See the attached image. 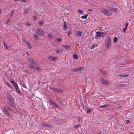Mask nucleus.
I'll return each mask as SVG.
<instances>
[{"mask_svg": "<svg viewBox=\"0 0 134 134\" xmlns=\"http://www.w3.org/2000/svg\"><path fill=\"white\" fill-rule=\"evenodd\" d=\"M62 47L65 48H66V50L68 49V51L70 50L71 47L70 46H68L64 45H62Z\"/></svg>", "mask_w": 134, "mask_h": 134, "instance_id": "423d86ee", "label": "nucleus"}, {"mask_svg": "<svg viewBox=\"0 0 134 134\" xmlns=\"http://www.w3.org/2000/svg\"><path fill=\"white\" fill-rule=\"evenodd\" d=\"M37 69L38 71H40V70H41V69L39 67L37 68Z\"/></svg>", "mask_w": 134, "mask_h": 134, "instance_id": "69168bd1", "label": "nucleus"}, {"mask_svg": "<svg viewBox=\"0 0 134 134\" xmlns=\"http://www.w3.org/2000/svg\"><path fill=\"white\" fill-rule=\"evenodd\" d=\"M90 47L91 48V49H92L94 48V45H91L90 46Z\"/></svg>", "mask_w": 134, "mask_h": 134, "instance_id": "c03bdc74", "label": "nucleus"}, {"mask_svg": "<svg viewBox=\"0 0 134 134\" xmlns=\"http://www.w3.org/2000/svg\"><path fill=\"white\" fill-rule=\"evenodd\" d=\"M42 125L48 127H52L51 125L50 124H48L45 123H43L42 124Z\"/></svg>", "mask_w": 134, "mask_h": 134, "instance_id": "1a4fd4ad", "label": "nucleus"}, {"mask_svg": "<svg viewBox=\"0 0 134 134\" xmlns=\"http://www.w3.org/2000/svg\"><path fill=\"white\" fill-rule=\"evenodd\" d=\"M125 85H125V84H124V85H119L118 86L119 87H123V86H124Z\"/></svg>", "mask_w": 134, "mask_h": 134, "instance_id": "8fccbe9b", "label": "nucleus"}, {"mask_svg": "<svg viewBox=\"0 0 134 134\" xmlns=\"http://www.w3.org/2000/svg\"><path fill=\"white\" fill-rule=\"evenodd\" d=\"M30 11V10L29 8H26L25 9L24 13L25 14H27Z\"/></svg>", "mask_w": 134, "mask_h": 134, "instance_id": "2eb2a0df", "label": "nucleus"}, {"mask_svg": "<svg viewBox=\"0 0 134 134\" xmlns=\"http://www.w3.org/2000/svg\"><path fill=\"white\" fill-rule=\"evenodd\" d=\"M39 25H41L43 24V21H42L40 22H39L38 23Z\"/></svg>", "mask_w": 134, "mask_h": 134, "instance_id": "58836bf2", "label": "nucleus"}, {"mask_svg": "<svg viewBox=\"0 0 134 134\" xmlns=\"http://www.w3.org/2000/svg\"><path fill=\"white\" fill-rule=\"evenodd\" d=\"M56 59V58L55 57H53V58H52V61H54L55 60V59Z\"/></svg>", "mask_w": 134, "mask_h": 134, "instance_id": "3c124183", "label": "nucleus"}, {"mask_svg": "<svg viewBox=\"0 0 134 134\" xmlns=\"http://www.w3.org/2000/svg\"><path fill=\"white\" fill-rule=\"evenodd\" d=\"M111 42V37L108 36L107 38V40L105 41V45L107 49H109L110 47Z\"/></svg>", "mask_w": 134, "mask_h": 134, "instance_id": "f257e3e1", "label": "nucleus"}, {"mask_svg": "<svg viewBox=\"0 0 134 134\" xmlns=\"http://www.w3.org/2000/svg\"><path fill=\"white\" fill-rule=\"evenodd\" d=\"M108 105H104L100 106H99L98 107L100 108H102L104 107H107Z\"/></svg>", "mask_w": 134, "mask_h": 134, "instance_id": "a878e982", "label": "nucleus"}, {"mask_svg": "<svg viewBox=\"0 0 134 134\" xmlns=\"http://www.w3.org/2000/svg\"><path fill=\"white\" fill-rule=\"evenodd\" d=\"M71 30H69L68 31L67 35L68 36H70V35L71 34Z\"/></svg>", "mask_w": 134, "mask_h": 134, "instance_id": "c9c22d12", "label": "nucleus"}, {"mask_svg": "<svg viewBox=\"0 0 134 134\" xmlns=\"http://www.w3.org/2000/svg\"><path fill=\"white\" fill-rule=\"evenodd\" d=\"M113 12H115L116 13H118V10L117 8H114Z\"/></svg>", "mask_w": 134, "mask_h": 134, "instance_id": "72a5a7b5", "label": "nucleus"}, {"mask_svg": "<svg viewBox=\"0 0 134 134\" xmlns=\"http://www.w3.org/2000/svg\"><path fill=\"white\" fill-rule=\"evenodd\" d=\"M102 33H103V32L97 31L96 33L97 36L96 37H101Z\"/></svg>", "mask_w": 134, "mask_h": 134, "instance_id": "39448f33", "label": "nucleus"}, {"mask_svg": "<svg viewBox=\"0 0 134 134\" xmlns=\"http://www.w3.org/2000/svg\"><path fill=\"white\" fill-rule=\"evenodd\" d=\"M4 46L5 47H6V48L8 49V47H7L6 45V44H5V43L4 42Z\"/></svg>", "mask_w": 134, "mask_h": 134, "instance_id": "603ef678", "label": "nucleus"}, {"mask_svg": "<svg viewBox=\"0 0 134 134\" xmlns=\"http://www.w3.org/2000/svg\"><path fill=\"white\" fill-rule=\"evenodd\" d=\"M6 84H7V85L10 88H11L12 89H13V87H12V85L10 84H9L7 82L6 83Z\"/></svg>", "mask_w": 134, "mask_h": 134, "instance_id": "412c9836", "label": "nucleus"}, {"mask_svg": "<svg viewBox=\"0 0 134 134\" xmlns=\"http://www.w3.org/2000/svg\"><path fill=\"white\" fill-rule=\"evenodd\" d=\"M53 106L55 108H59L58 105L57 104V103H55V104L53 105Z\"/></svg>", "mask_w": 134, "mask_h": 134, "instance_id": "c756f323", "label": "nucleus"}, {"mask_svg": "<svg viewBox=\"0 0 134 134\" xmlns=\"http://www.w3.org/2000/svg\"><path fill=\"white\" fill-rule=\"evenodd\" d=\"M50 89H52V90H54V91L55 90V88L53 87H50Z\"/></svg>", "mask_w": 134, "mask_h": 134, "instance_id": "de8ad7c7", "label": "nucleus"}, {"mask_svg": "<svg viewBox=\"0 0 134 134\" xmlns=\"http://www.w3.org/2000/svg\"><path fill=\"white\" fill-rule=\"evenodd\" d=\"M61 38H59V39H57V41L58 42H60L61 41Z\"/></svg>", "mask_w": 134, "mask_h": 134, "instance_id": "09e8293b", "label": "nucleus"}, {"mask_svg": "<svg viewBox=\"0 0 134 134\" xmlns=\"http://www.w3.org/2000/svg\"><path fill=\"white\" fill-rule=\"evenodd\" d=\"M9 81H10V82H11V83L12 84H13V83L15 82H14V81L13 80H12V79L11 80H10Z\"/></svg>", "mask_w": 134, "mask_h": 134, "instance_id": "37998d69", "label": "nucleus"}, {"mask_svg": "<svg viewBox=\"0 0 134 134\" xmlns=\"http://www.w3.org/2000/svg\"><path fill=\"white\" fill-rule=\"evenodd\" d=\"M98 134H101V131H99V132L98 133Z\"/></svg>", "mask_w": 134, "mask_h": 134, "instance_id": "338daca9", "label": "nucleus"}, {"mask_svg": "<svg viewBox=\"0 0 134 134\" xmlns=\"http://www.w3.org/2000/svg\"><path fill=\"white\" fill-rule=\"evenodd\" d=\"M63 50L62 48H61L57 50V52L58 53H60V52H63Z\"/></svg>", "mask_w": 134, "mask_h": 134, "instance_id": "4be33fe9", "label": "nucleus"}, {"mask_svg": "<svg viewBox=\"0 0 134 134\" xmlns=\"http://www.w3.org/2000/svg\"><path fill=\"white\" fill-rule=\"evenodd\" d=\"M102 11L107 16L109 15V14H110L111 13V12H110L109 11L107 10L106 9H104L102 10Z\"/></svg>", "mask_w": 134, "mask_h": 134, "instance_id": "f03ea898", "label": "nucleus"}, {"mask_svg": "<svg viewBox=\"0 0 134 134\" xmlns=\"http://www.w3.org/2000/svg\"><path fill=\"white\" fill-rule=\"evenodd\" d=\"M21 1L25 3H26V0H21Z\"/></svg>", "mask_w": 134, "mask_h": 134, "instance_id": "680f3d73", "label": "nucleus"}, {"mask_svg": "<svg viewBox=\"0 0 134 134\" xmlns=\"http://www.w3.org/2000/svg\"><path fill=\"white\" fill-rule=\"evenodd\" d=\"M15 12V10H13L12 11L11 13H10V17H11L12 16L13 14H14V13Z\"/></svg>", "mask_w": 134, "mask_h": 134, "instance_id": "7c9ffc66", "label": "nucleus"}, {"mask_svg": "<svg viewBox=\"0 0 134 134\" xmlns=\"http://www.w3.org/2000/svg\"><path fill=\"white\" fill-rule=\"evenodd\" d=\"M78 121H80L82 120V118L79 117L77 119Z\"/></svg>", "mask_w": 134, "mask_h": 134, "instance_id": "a19ab883", "label": "nucleus"}, {"mask_svg": "<svg viewBox=\"0 0 134 134\" xmlns=\"http://www.w3.org/2000/svg\"><path fill=\"white\" fill-rule=\"evenodd\" d=\"M72 71L73 72H75L77 71L76 70V69H72Z\"/></svg>", "mask_w": 134, "mask_h": 134, "instance_id": "4d7b16f0", "label": "nucleus"}, {"mask_svg": "<svg viewBox=\"0 0 134 134\" xmlns=\"http://www.w3.org/2000/svg\"><path fill=\"white\" fill-rule=\"evenodd\" d=\"M37 20V16H34L33 17V20Z\"/></svg>", "mask_w": 134, "mask_h": 134, "instance_id": "49530a36", "label": "nucleus"}, {"mask_svg": "<svg viewBox=\"0 0 134 134\" xmlns=\"http://www.w3.org/2000/svg\"><path fill=\"white\" fill-rule=\"evenodd\" d=\"M52 58H53V57L51 56H49L48 58V59L50 60H52Z\"/></svg>", "mask_w": 134, "mask_h": 134, "instance_id": "864d4df0", "label": "nucleus"}, {"mask_svg": "<svg viewBox=\"0 0 134 134\" xmlns=\"http://www.w3.org/2000/svg\"><path fill=\"white\" fill-rule=\"evenodd\" d=\"M26 44L27 45V46L29 48V49H31V48L32 47L29 42H28L27 41H26Z\"/></svg>", "mask_w": 134, "mask_h": 134, "instance_id": "6e6552de", "label": "nucleus"}, {"mask_svg": "<svg viewBox=\"0 0 134 134\" xmlns=\"http://www.w3.org/2000/svg\"><path fill=\"white\" fill-rule=\"evenodd\" d=\"M86 111H87V113H90L92 111H93V109L91 108H87V110H86Z\"/></svg>", "mask_w": 134, "mask_h": 134, "instance_id": "9d476101", "label": "nucleus"}, {"mask_svg": "<svg viewBox=\"0 0 134 134\" xmlns=\"http://www.w3.org/2000/svg\"><path fill=\"white\" fill-rule=\"evenodd\" d=\"M3 110L4 111H5L6 113V115L7 116H8L10 115L9 112L8 110V109L6 108V107H4L3 108Z\"/></svg>", "mask_w": 134, "mask_h": 134, "instance_id": "20e7f679", "label": "nucleus"}, {"mask_svg": "<svg viewBox=\"0 0 134 134\" xmlns=\"http://www.w3.org/2000/svg\"><path fill=\"white\" fill-rule=\"evenodd\" d=\"M28 61L30 63H34V60L30 58H29L28 59Z\"/></svg>", "mask_w": 134, "mask_h": 134, "instance_id": "aec40b11", "label": "nucleus"}, {"mask_svg": "<svg viewBox=\"0 0 134 134\" xmlns=\"http://www.w3.org/2000/svg\"><path fill=\"white\" fill-rule=\"evenodd\" d=\"M5 95L6 97L7 98V99L8 100L10 98H11L12 97L8 93H6Z\"/></svg>", "mask_w": 134, "mask_h": 134, "instance_id": "9b49d317", "label": "nucleus"}, {"mask_svg": "<svg viewBox=\"0 0 134 134\" xmlns=\"http://www.w3.org/2000/svg\"><path fill=\"white\" fill-rule=\"evenodd\" d=\"M100 82L101 84L107 85L108 83L107 81L105 79H102L100 80Z\"/></svg>", "mask_w": 134, "mask_h": 134, "instance_id": "7ed1b4c3", "label": "nucleus"}, {"mask_svg": "<svg viewBox=\"0 0 134 134\" xmlns=\"http://www.w3.org/2000/svg\"><path fill=\"white\" fill-rule=\"evenodd\" d=\"M67 27L66 25V23L65 21L64 22V24L63 25V28L64 30H65V29L67 28Z\"/></svg>", "mask_w": 134, "mask_h": 134, "instance_id": "4468645a", "label": "nucleus"}, {"mask_svg": "<svg viewBox=\"0 0 134 134\" xmlns=\"http://www.w3.org/2000/svg\"><path fill=\"white\" fill-rule=\"evenodd\" d=\"M13 85L14 87V88H17L18 87L17 84L16 82H14Z\"/></svg>", "mask_w": 134, "mask_h": 134, "instance_id": "6ab92c4d", "label": "nucleus"}, {"mask_svg": "<svg viewBox=\"0 0 134 134\" xmlns=\"http://www.w3.org/2000/svg\"><path fill=\"white\" fill-rule=\"evenodd\" d=\"M34 64L35 65V66H36V67H37V65H38L37 63L36 62H35V63H34Z\"/></svg>", "mask_w": 134, "mask_h": 134, "instance_id": "052dcab7", "label": "nucleus"}, {"mask_svg": "<svg viewBox=\"0 0 134 134\" xmlns=\"http://www.w3.org/2000/svg\"><path fill=\"white\" fill-rule=\"evenodd\" d=\"M81 32L80 31L76 32V35L77 36H81Z\"/></svg>", "mask_w": 134, "mask_h": 134, "instance_id": "a211bd4d", "label": "nucleus"}, {"mask_svg": "<svg viewBox=\"0 0 134 134\" xmlns=\"http://www.w3.org/2000/svg\"><path fill=\"white\" fill-rule=\"evenodd\" d=\"M79 68H79V67H78V68H76V70L77 71L79 70Z\"/></svg>", "mask_w": 134, "mask_h": 134, "instance_id": "0e129e2a", "label": "nucleus"}, {"mask_svg": "<svg viewBox=\"0 0 134 134\" xmlns=\"http://www.w3.org/2000/svg\"><path fill=\"white\" fill-rule=\"evenodd\" d=\"M101 72L102 74L104 76H105V75L106 74V71L105 70L102 71V69H101Z\"/></svg>", "mask_w": 134, "mask_h": 134, "instance_id": "f3484780", "label": "nucleus"}, {"mask_svg": "<svg viewBox=\"0 0 134 134\" xmlns=\"http://www.w3.org/2000/svg\"><path fill=\"white\" fill-rule=\"evenodd\" d=\"M73 57L74 59H77L78 58V55L75 53L73 54Z\"/></svg>", "mask_w": 134, "mask_h": 134, "instance_id": "ddd939ff", "label": "nucleus"}, {"mask_svg": "<svg viewBox=\"0 0 134 134\" xmlns=\"http://www.w3.org/2000/svg\"><path fill=\"white\" fill-rule=\"evenodd\" d=\"M118 40V38L117 37H115L114 39V42L115 43H116L117 41Z\"/></svg>", "mask_w": 134, "mask_h": 134, "instance_id": "bb28decb", "label": "nucleus"}, {"mask_svg": "<svg viewBox=\"0 0 134 134\" xmlns=\"http://www.w3.org/2000/svg\"><path fill=\"white\" fill-rule=\"evenodd\" d=\"M26 25H28L29 26H31V24H30L28 22H26Z\"/></svg>", "mask_w": 134, "mask_h": 134, "instance_id": "13d9d810", "label": "nucleus"}, {"mask_svg": "<svg viewBox=\"0 0 134 134\" xmlns=\"http://www.w3.org/2000/svg\"><path fill=\"white\" fill-rule=\"evenodd\" d=\"M127 28V27H125L123 29V31L124 32H125L126 31V29Z\"/></svg>", "mask_w": 134, "mask_h": 134, "instance_id": "a18cd8bd", "label": "nucleus"}, {"mask_svg": "<svg viewBox=\"0 0 134 134\" xmlns=\"http://www.w3.org/2000/svg\"><path fill=\"white\" fill-rule=\"evenodd\" d=\"M129 122H130V121L129 120H127L126 121V123H128Z\"/></svg>", "mask_w": 134, "mask_h": 134, "instance_id": "774afa93", "label": "nucleus"}, {"mask_svg": "<svg viewBox=\"0 0 134 134\" xmlns=\"http://www.w3.org/2000/svg\"><path fill=\"white\" fill-rule=\"evenodd\" d=\"M77 12L79 14H81L83 13V12L82 10H77Z\"/></svg>", "mask_w": 134, "mask_h": 134, "instance_id": "473e14b6", "label": "nucleus"}, {"mask_svg": "<svg viewBox=\"0 0 134 134\" xmlns=\"http://www.w3.org/2000/svg\"><path fill=\"white\" fill-rule=\"evenodd\" d=\"M52 35L51 34H49L48 35V37L49 38H51L52 37Z\"/></svg>", "mask_w": 134, "mask_h": 134, "instance_id": "ea45409f", "label": "nucleus"}, {"mask_svg": "<svg viewBox=\"0 0 134 134\" xmlns=\"http://www.w3.org/2000/svg\"><path fill=\"white\" fill-rule=\"evenodd\" d=\"M129 76V75L128 74H121L120 75H118V77H119V76H120L121 77H127Z\"/></svg>", "mask_w": 134, "mask_h": 134, "instance_id": "f8f14e48", "label": "nucleus"}, {"mask_svg": "<svg viewBox=\"0 0 134 134\" xmlns=\"http://www.w3.org/2000/svg\"><path fill=\"white\" fill-rule=\"evenodd\" d=\"M88 16V15L87 14V15H84L82 16L81 17V18L83 19H86L87 18V16Z\"/></svg>", "mask_w": 134, "mask_h": 134, "instance_id": "5701e85b", "label": "nucleus"}, {"mask_svg": "<svg viewBox=\"0 0 134 134\" xmlns=\"http://www.w3.org/2000/svg\"><path fill=\"white\" fill-rule=\"evenodd\" d=\"M87 108H88L87 107L86 105H85V106L84 108L83 107V109H84V110H87Z\"/></svg>", "mask_w": 134, "mask_h": 134, "instance_id": "5fc2aeb1", "label": "nucleus"}, {"mask_svg": "<svg viewBox=\"0 0 134 134\" xmlns=\"http://www.w3.org/2000/svg\"><path fill=\"white\" fill-rule=\"evenodd\" d=\"M83 69V67H80V68H79V70H82L81 69Z\"/></svg>", "mask_w": 134, "mask_h": 134, "instance_id": "e2e57ef3", "label": "nucleus"}, {"mask_svg": "<svg viewBox=\"0 0 134 134\" xmlns=\"http://www.w3.org/2000/svg\"><path fill=\"white\" fill-rule=\"evenodd\" d=\"M40 30L39 34L40 35H42L43 34V31H42V30L41 29Z\"/></svg>", "mask_w": 134, "mask_h": 134, "instance_id": "393cba45", "label": "nucleus"}, {"mask_svg": "<svg viewBox=\"0 0 134 134\" xmlns=\"http://www.w3.org/2000/svg\"><path fill=\"white\" fill-rule=\"evenodd\" d=\"M8 100L12 104H13L14 103L13 99H12V97H11V98L8 99Z\"/></svg>", "mask_w": 134, "mask_h": 134, "instance_id": "dca6fc26", "label": "nucleus"}, {"mask_svg": "<svg viewBox=\"0 0 134 134\" xmlns=\"http://www.w3.org/2000/svg\"><path fill=\"white\" fill-rule=\"evenodd\" d=\"M34 36L35 37V39L37 40H38L39 38L38 37V35L36 34H35L34 35Z\"/></svg>", "mask_w": 134, "mask_h": 134, "instance_id": "2f4dec72", "label": "nucleus"}, {"mask_svg": "<svg viewBox=\"0 0 134 134\" xmlns=\"http://www.w3.org/2000/svg\"><path fill=\"white\" fill-rule=\"evenodd\" d=\"M15 88V90H16V92L18 94H19L22 95L21 92L20 91V90L19 89L18 87H17V88Z\"/></svg>", "mask_w": 134, "mask_h": 134, "instance_id": "0eeeda50", "label": "nucleus"}, {"mask_svg": "<svg viewBox=\"0 0 134 134\" xmlns=\"http://www.w3.org/2000/svg\"><path fill=\"white\" fill-rule=\"evenodd\" d=\"M104 33L103 32V33H102V35H101V37H104Z\"/></svg>", "mask_w": 134, "mask_h": 134, "instance_id": "6e6d98bb", "label": "nucleus"}, {"mask_svg": "<svg viewBox=\"0 0 134 134\" xmlns=\"http://www.w3.org/2000/svg\"><path fill=\"white\" fill-rule=\"evenodd\" d=\"M129 23H126L125 24V27H127Z\"/></svg>", "mask_w": 134, "mask_h": 134, "instance_id": "bf43d9fd", "label": "nucleus"}, {"mask_svg": "<svg viewBox=\"0 0 134 134\" xmlns=\"http://www.w3.org/2000/svg\"><path fill=\"white\" fill-rule=\"evenodd\" d=\"M49 102H50L51 105L53 106V105L55 104V103L53 102L52 100L50 99L49 100Z\"/></svg>", "mask_w": 134, "mask_h": 134, "instance_id": "b1692460", "label": "nucleus"}, {"mask_svg": "<svg viewBox=\"0 0 134 134\" xmlns=\"http://www.w3.org/2000/svg\"><path fill=\"white\" fill-rule=\"evenodd\" d=\"M30 67L31 68H33L34 69V70H36V67H35V66H31L30 65Z\"/></svg>", "mask_w": 134, "mask_h": 134, "instance_id": "4c0bfd02", "label": "nucleus"}, {"mask_svg": "<svg viewBox=\"0 0 134 134\" xmlns=\"http://www.w3.org/2000/svg\"><path fill=\"white\" fill-rule=\"evenodd\" d=\"M114 8H113L110 7H108V9L109 10L111 11H112V12H113Z\"/></svg>", "mask_w": 134, "mask_h": 134, "instance_id": "cd10ccee", "label": "nucleus"}, {"mask_svg": "<svg viewBox=\"0 0 134 134\" xmlns=\"http://www.w3.org/2000/svg\"><path fill=\"white\" fill-rule=\"evenodd\" d=\"M80 126V125H76L74 126V128H77Z\"/></svg>", "mask_w": 134, "mask_h": 134, "instance_id": "e433bc0d", "label": "nucleus"}, {"mask_svg": "<svg viewBox=\"0 0 134 134\" xmlns=\"http://www.w3.org/2000/svg\"><path fill=\"white\" fill-rule=\"evenodd\" d=\"M10 18L8 19L7 20L6 22V24H8L9 23L10 21Z\"/></svg>", "mask_w": 134, "mask_h": 134, "instance_id": "f704fd0d", "label": "nucleus"}, {"mask_svg": "<svg viewBox=\"0 0 134 134\" xmlns=\"http://www.w3.org/2000/svg\"><path fill=\"white\" fill-rule=\"evenodd\" d=\"M40 29H37L36 31V33L37 34H39V32H40Z\"/></svg>", "mask_w": 134, "mask_h": 134, "instance_id": "79ce46f5", "label": "nucleus"}, {"mask_svg": "<svg viewBox=\"0 0 134 134\" xmlns=\"http://www.w3.org/2000/svg\"><path fill=\"white\" fill-rule=\"evenodd\" d=\"M54 91L56 92H62V91L61 90H60L56 88H55V90Z\"/></svg>", "mask_w": 134, "mask_h": 134, "instance_id": "c85d7f7f", "label": "nucleus"}]
</instances>
